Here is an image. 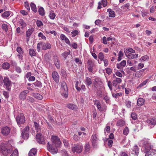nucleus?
<instances>
[{
  "mask_svg": "<svg viewBox=\"0 0 156 156\" xmlns=\"http://www.w3.org/2000/svg\"><path fill=\"white\" fill-rule=\"evenodd\" d=\"M103 86L101 80L97 78L95 79L93 81V89L95 90L98 89H100L102 88Z\"/></svg>",
  "mask_w": 156,
  "mask_h": 156,
  "instance_id": "nucleus-1",
  "label": "nucleus"
},
{
  "mask_svg": "<svg viewBox=\"0 0 156 156\" xmlns=\"http://www.w3.org/2000/svg\"><path fill=\"white\" fill-rule=\"evenodd\" d=\"M61 86L60 91L61 95L65 98H67L68 96V93L66 83L63 82H62Z\"/></svg>",
  "mask_w": 156,
  "mask_h": 156,
  "instance_id": "nucleus-2",
  "label": "nucleus"
},
{
  "mask_svg": "<svg viewBox=\"0 0 156 156\" xmlns=\"http://www.w3.org/2000/svg\"><path fill=\"white\" fill-rule=\"evenodd\" d=\"M12 151V149H9L7 148L6 145L4 144H0V151L3 155H7L9 153H10Z\"/></svg>",
  "mask_w": 156,
  "mask_h": 156,
  "instance_id": "nucleus-3",
  "label": "nucleus"
},
{
  "mask_svg": "<svg viewBox=\"0 0 156 156\" xmlns=\"http://www.w3.org/2000/svg\"><path fill=\"white\" fill-rule=\"evenodd\" d=\"M47 148L48 151L53 154L57 153L58 151L57 147H55L53 145L52 143H51L48 142L47 144Z\"/></svg>",
  "mask_w": 156,
  "mask_h": 156,
  "instance_id": "nucleus-4",
  "label": "nucleus"
},
{
  "mask_svg": "<svg viewBox=\"0 0 156 156\" xmlns=\"http://www.w3.org/2000/svg\"><path fill=\"white\" fill-rule=\"evenodd\" d=\"M51 143L53 145L59 147H60L61 144V142L60 139L56 136H52L51 139Z\"/></svg>",
  "mask_w": 156,
  "mask_h": 156,
  "instance_id": "nucleus-5",
  "label": "nucleus"
},
{
  "mask_svg": "<svg viewBox=\"0 0 156 156\" xmlns=\"http://www.w3.org/2000/svg\"><path fill=\"white\" fill-rule=\"evenodd\" d=\"M29 135V127L28 126H26L22 131L21 136L24 139L28 138Z\"/></svg>",
  "mask_w": 156,
  "mask_h": 156,
  "instance_id": "nucleus-6",
  "label": "nucleus"
},
{
  "mask_svg": "<svg viewBox=\"0 0 156 156\" xmlns=\"http://www.w3.org/2000/svg\"><path fill=\"white\" fill-rule=\"evenodd\" d=\"M83 146L81 144H79L74 145L72 148V151L73 152L80 153L83 150Z\"/></svg>",
  "mask_w": 156,
  "mask_h": 156,
  "instance_id": "nucleus-7",
  "label": "nucleus"
},
{
  "mask_svg": "<svg viewBox=\"0 0 156 156\" xmlns=\"http://www.w3.org/2000/svg\"><path fill=\"white\" fill-rule=\"evenodd\" d=\"M36 139L38 143L43 144H45L44 138L43 136L42 135L41 133H38L37 134Z\"/></svg>",
  "mask_w": 156,
  "mask_h": 156,
  "instance_id": "nucleus-8",
  "label": "nucleus"
},
{
  "mask_svg": "<svg viewBox=\"0 0 156 156\" xmlns=\"http://www.w3.org/2000/svg\"><path fill=\"white\" fill-rule=\"evenodd\" d=\"M10 132V128L7 126L2 127L1 129V133L4 136H7L8 135Z\"/></svg>",
  "mask_w": 156,
  "mask_h": 156,
  "instance_id": "nucleus-9",
  "label": "nucleus"
},
{
  "mask_svg": "<svg viewBox=\"0 0 156 156\" xmlns=\"http://www.w3.org/2000/svg\"><path fill=\"white\" fill-rule=\"evenodd\" d=\"M16 121L18 124L20 125L24 123L25 121V118L23 114H20L16 117Z\"/></svg>",
  "mask_w": 156,
  "mask_h": 156,
  "instance_id": "nucleus-10",
  "label": "nucleus"
},
{
  "mask_svg": "<svg viewBox=\"0 0 156 156\" xmlns=\"http://www.w3.org/2000/svg\"><path fill=\"white\" fill-rule=\"evenodd\" d=\"M94 61L93 60L89 59L87 62L88 70L90 72H93V67L94 66Z\"/></svg>",
  "mask_w": 156,
  "mask_h": 156,
  "instance_id": "nucleus-11",
  "label": "nucleus"
},
{
  "mask_svg": "<svg viewBox=\"0 0 156 156\" xmlns=\"http://www.w3.org/2000/svg\"><path fill=\"white\" fill-rule=\"evenodd\" d=\"M122 82V80L120 78L116 77L115 79L113 80L112 85L115 87H118V89H119L120 87L118 85V84L121 83Z\"/></svg>",
  "mask_w": 156,
  "mask_h": 156,
  "instance_id": "nucleus-12",
  "label": "nucleus"
},
{
  "mask_svg": "<svg viewBox=\"0 0 156 156\" xmlns=\"http://www.w3.org/2000/svg\"><path fill=\"white\" fill-rule=\"evenodd\" d=\"M139 145L141 147H144V148L146 147L149 146L150 148H151V145L148 142L146 139H143L139 141Z\"/></svg>",
  "mask_w": 156,
  "mask_h": 156,
  "instance_id": "nucleus-13",
  "label": "nucleus"
},
{
  "mask_svg": "<svg viewBox=\"0 0 156 156\" xmlns=\"http://www.w3.org/2000/svg\"><path fill=\"white\" fill-rule=\"evenodd\" d=\"M3 81L4 85L6 86V89L8 90H10L11 87H9L11 86V82L9 79L8 78L5 77Z\"/></svg>",
  "mask_w": 156,
  "mask_h": 156,
  "instance_id": "nucleus-14",
  "label": "nucleus"
},
{
  "mask_svg": "<svg viewBox=\"0 0 156 156\" xmlns=\"http://www.w3.org/2000/svg\"><path fill=\"white\" fill-rule=\"evenodd\" d=\"M28 90H24L21 92L20 94L19 97L20 99L21 100L23 101L26 99L27 94L29 93Z\"/></svg>",
  "mask_w": 156,
  "mask_h": 156,
  "instance_id": "nucleus-15",
  "label": "nucleus"
},
{
  "mask_svg": "<svg viewBox=\"0 0 156 156\" xmlns=\"http://www.w3.org/2000/svg\"><path fill=\"white\" fill-rule=\"evenodd\" d=\"M52 76L54 80L56 83L59 82V77L58 73L56 71H54L52 73Z\"/></svg>",
  "mask_w": 156,
  "mask_h": 156,
  "instance_id": "nucleus-16",
  "label": "nucleus"
},
{
  "mask_svg": "<svg viewBox=\"0 0 156 156\" xmlns=\"http://www.w3.org/2000/svg\"><path fill=\"white\" fill-rule=\"evenodd\" d=\"M91 141L92 146L95 147L97 145V137L95 134H93L91 137Z\"/></svg>",
  "mask_w": 156,
  "mask_h": 156,
  "instance_id": "nucleus-17",
  "label": "nucleus"
},
{
  "mask_svg": "<svg viewBox=\"0 0 156 156\" xmlns=\"http://www.w3.org/2000/svg\"><path fill=\"white\" fill-rule=\"evenodd\" d=\"M152 149V146H151V148H150L149 146L146 147L144 148L145 151L144 152L145 154V156H149L151 154V149Z\"/></svg>",
  "mask_w": 156,
  "mask_h": 156,
  "instance_id": "nucleus-18",
  "label": "nucleus"
},
{
  "mask_svg": "<svg viewBox=\"0 0 156 156\" xmlns=\"http://www.w3.org/2000/svg\"><path fill=\"white\" fill-rule=\"evenodd\" d=\"M126 65V61L125 60L122 61L120 63L117 64V67L118 69H122Z\"/></svg>",
  "mask_w": 156,
  "mask_h": 156,
  "instance_id": "nucleus-19",
  "label": "nucleus"
},
{
  "mask_svg": "<svg viewBox=\"0 0 156 156\" xmlns=\"http://www.w3.org/2000/svg\"><path fill=\"white\" fill-rule=\"evenodd\" d=\"M60 37L61 39L62 40H64L66 44H68L69 45H71V44L69 39L64 34H61L60 35Z\"/></svg>",
  "mask_w": 156,
  "mask_h": 156,
  "instance_id": "nucleus-20",
  "label": "nucleus"
},
{
  "mask_svg": "<svg viewBox=\"0 0 156 156\" xmlns=\"http://www.w3.org/2000/svg\"><path fill=\"white\" fill-rule=\"evenodd\" d=\"M54 64L57 68L58 69H59L60 68V64L58 61V58L57 56L54 57Z\"/></svg>",
  "mask_w": 156,
  "mask_h": 156,
  "instance_id": "nucleus-21",
  "label": "nucleus"
},
{
  "mask_svg": "<svg viewBox=\"0 0 156 156\" xmlns=\"http://www.w3.org/2000/svg\"><path fill=\"white\" fill-rule=\"evenodd\" d=\"M126 56L129 59H133L138 57V55L137 54H133L131 53H129L126 55Z\"/></svg>",
  "mask_w": 156,
  "mask_h": 156,
  "instance_id": "nucleus-22",
  "label": "nucleus"
},
{
  "mask_svg": "<svg viewBox=\"0 0 156 156\" xmlns=\"http://www.w3.org/2000/svg\"><path fill=\"white\" fill-rule=\"evenodd\" d=\"M147 122L150 125H155L156 124V118H153L148 119Z\"/></svg>",
  "mask_w": 156,
  "mask_h": 156,
  "instance_id": "nucleus-23",
  "label": "nucleus"
},
{
  "mask_svg": "<svg viewBox=\"0 0 156 156\" xmlns=\"http://www.w3.org/2000/svg\"><path fill=\"white\" fill-rule=\"evenodd\" d=\"M145 101L143 98H139L137 100V105L139 106H141L144 104Z\"/></svg>",
  "mask_w": 156,
  "mask_h": 156,
  "instance_id": "nucleus-24",
  "label": "nucleus"
},
{
  "mask_svg": "<svg viewBox=\"0 0 156 156\" xmlns=\"http://www.w3.org/2000/svg\"><path fill=\"white\" fill-rule=\"evenodd\" d=\"M51 48V45L49 43H43L42 48L43 50H46L47 49H49Z\"/></svg>",
  "mask_w": 156,
  "mask_h": 156,
  "instance_id": "nucleus-25",
  "label": "nucleus"
},
{
  "mask_svg": "<svg viewBox=\"0 0 156 156\" xmlns=\"http://www.w3.org/2000/svg\"><path fill=\"white\" fill-rule=\"evenodd\" d=\"M146 70V69H144L138 71L136 73L135 75V76L137 77H140L143 75L144 72Z\"/></svg>",
  "mask_w": 156,
  "mask_h": 156,
  "instance_id": "nucleus-26",
  "label": "nucleus"
},
{
  "mask_svg": "<svg viewBox=\"0 0 156 156\" xmlns=\"http://www.w3.org/2000/svg\"><path fill=\"white\" fill-rule=\"evenodd\" d=\"M84 82L86 85L88 86L90 85L92 83L91 79L88 77H86V78Z\"/></svg>",
  "mask_w": 156,
  "mask_h": 156,
  "instance_id": "nucleus-27",
  "label": "nucleus"
},
{
  "mask_svg": "<svg viewBox=\"0 0 156 156\" xmlns=\"http://www.w3.org/2000/svg\"><path fill=\"white\" fill-rule=\"evenodd\" d=\"M12 13L10 11H6L2 14V16L4 18L8 17Z\"/></svg>",
  "mask_w": 156,
  "mask_h": 156,
  "instance_id": "nucleus-28",
  "label": "nucleus"
},
{
  "mask_svg": "<svg viewBox=\"0 0 156 156\" xmlns=\"http://www.w3.org/2000/svg\"><path fill=\"white\" fill-rule=\"evenodd\" d=\"M36 153L37 150L35 148H32L30 151L29 155V156H34Z\"/></svg>",
  "mask_w": 156,
  "mask_h": 156,
  "instance_id": "nucleus-29",
  "label": "nucleus"
},
{
  "mask_svg": "<svg viewBox=\"0 0 156 156\" xmlns=\"http://www.w3.org/2000/svg\"><path fill=\"white\" fill-rule=\"evenodd\" d=\"M107 12H109V16L110 17H114L115 16L114 12L111 9H108Z\"/></svg>",
  "mask_w": 156,
  "mask_h": 156,
  "instance_id": "nucleus-30",
  "label": "nucleus"
},
{
  "mask_svg": "<svg viewBox=\"0 0 156 156\" xmlns=\"http://www.w3.org/2000/svg\"><path fill=\"white\" fill-rule=\"evenodd\" d=\"M34 86V87H41L42 85V83L40 81L37 80L33 84Z\"/></svg>",
  "mask_w": 156,
  "mask_h": 156,
  "instance_id": "nucleus-31",
  "label": "nucleus"
},
{
  "mask_svg": "<svg viewBox=\"0 0 156 156\" xmlns=\"http://www.w3.org/2000/svg\"><path fill=\"white\" fill-rule=\"evenodd\" d=\"M19 23L20 26H21L22 29L25 27L27 26L26 23L22 19L20 20Z\"/></svg>",
  "mask_w": 156,
  "mask_h": 156,
  "instance_id": "nucleus-32",
  "label": "nucleus"
},
{
  "mask_svg": "<svg viewBox=\"0 0 156 156\" xmlns=\"http://www.w3.org/2000/svg\"><path fill=\"white\" fill-rule=\"evenodd\" d=\"M125 124V121L122 119H120L117 121L116 123V125L118 126L122 127Z\"/></svg>",
  "mask_w": 156,
  "mask_h": 156,
  "instance_id": "nucleus-33",
  "label": "nucleus"
},
{
  "mask_svg": "<svg viewBox=\"0 0 156 156\" xmlns=\"http://www.w3.org/2000/svg\"><path fill=\"white\" fill-rule=\"evenodd\" d=\"M34 29L33 28H31L28 29L26 33V35L27 37H29L34 31Z\"/></svg>",
  "mask_w": 156,
  "mask_h": 156,
  "instance_id": "nucleus-34",
  "label": "nucleus"
},
{
  "mask_svg": "<svg viewBox=\"0 0 156 156\" xmlns=\"http://www.w3.org/2000/svg\"><path fill=\"white\" fill-rule=\"evenodd\" d=\"M49 16L51 20H54L55 19V17L56 16V15L54 11H51L50 12Z\"/></svg>",
  "mask_w": 156,
  "mask_h": 156,
  "instance_id": "nucleus-35",
  "label": "nucleus"
},
{
  "mask_svg": "<svg viewBox=\"0 0 156 156\" xmlns=\"http://www.w3.org/2000/svg\"><path fill=\"white\" fill-rule=\"evenodd\" d=\"M133 152L135 153V154L137 156L138 155L139 152V149L137 146L136 145L134 146L133 149Z\"/></svg>",
  "mask_w": 156,
  "mask_h": 156,
  "instance_id": "nucleus-36",
  "label": "nucleus"
},
{
  "mask_svg": "<svg viewBox=\"0 0 156 156\" xmlns=\"http://www.w3.org/2000/svg\"><path fill=\"white\" fill-rule=\"evenodd\" d=\"M34 97L39 100H41L43 98L42 96L38 93H36L33 94Z\"/></svg>",
  "mask_w": 156,
  "mask_h": 156,
  "instance_id": "nucleus-37",
  "label": "nucleus"
},
{
  "mask_svg": "<svg viewBox=\"0 0 156 156\" xmlns=\"http://www.w3.org/2000/svg\"><path fill=\"white\" fill-rule=\"evenodd\" d=\"M148 81V80H146L142 83H141L140 84H139V85L137 87V88H141L142 87L146 84Z\"/></svg>",
  "mask_w": 156,
  "mask_h": 156,
  "instance_id": "nucleus-38",
  "label": "nucleus"
},
{
  "mask_svg": "<svg viewBox=\"0 0 156 156\" xmlns=\"http://www.w3.org/2000/svg\"><path fill=\"white\" fill-rule=\"evenodd\" d=\"M112 96L115 98H119L122 95V94L121 93H118L115 94L112 93Z\"/></svg>",
  "mask_w": 156,
  "mask_h": 156,
  "instance_id": "nucleus-39",
  "label": "nucleus"
},
{
  "mask_svg": "<svg viewBox=\"0 0 156 156\" xmlns=\"http://www.w3.org/2000/svg\"><path fill=\"white\" fill-rule=\"evenodd\" d=\"M30 6L32 10L35 12H36L37 11V8L35 5L31 3L30 4Z\"/></svg>",
  "mask_w": 156,
  "mask_h": 156,
  "instance_id": "nucleus-40",
  "label": "nucleus"
},
{
  "mask_svg": "<svg viewBox=\"0 0 156 156\" xmlns=\"http://www.w3.org/2000/svg\"><path fill=\"white\" fill-rule=\"evenodd\" d=\"M29 53L30 55L31 56H35L36 53L34 49L30 48L29 49Z\"/></svg>",
  "mask_w": 156,
  "mask_h": 156,
  "instance_id": "nucleus-41",
  "label": "nucleus"
},
{
  "mask_svg": "<svg viewBox=\"0 0 156 156\" xmlns=\"http://www.w3.org/2000/svg\"><path fill=\"white\" fill-rule=\"evenodd\" d=\"M38 11L39 13V14L41 16H43L45 14L44 10V8L42 7H41L39 8Z\"/></svg>",
  "mask_w": 156,
  "mask_h": 156,
  "instance_id": "nucleus-42",
  "label": "nucleus"
},
{
  "mask_svg": "<svg viewBox=\"0 0 156 156\" xmlns=\"http://www.w3.org/2000/svg\"><path fill=\"white\" fill-rule=\"evenodd\" d=\"M34 124L35 129L37 130V132H39L41 131V129L39 124L35 122H34Z\"/></svg>",
  "mask_w": 156,
  "mask_h": 156,
  "instance_id": "nucleus-43",
  "label": "nucleus"
},
{
  "mask_svg": "<svg viewBox=\"0 0 156 156\" xmlns=\"http://www.w3.org/2000/svg\"><path fill=\"white\" fill-rule=\"evenodd\" d=\"M90 146L89 143H86L84 151L86 152H88L90 150Z\"/></svg>",
  "mask_w": 156,
  "mask_h": 156,
  "instance_id": "nucleus-44",
  "label": "nucleus"
},
{
  "mask_svg": "<svg viewBox=\"0 0 156 156\" xmlns=\"http://www.w3.org/2000/svg\"><path fill=\"white\" fill-rule=\"evenodd\" d=\"M118 58L117 60L118 61H120L122 59V58L123 55V53L121 51H120L118 54Z\"/></svg>",
  "mask_w": 156,
  "mask_h": 156,
  "instance_id": "nucleus-45",
  "label": "nucleus"
},
{
  "mask_svg": "<svg viewBox=\"0 0 156 156\" xmlns=\"http://www.w3.org/2000/svg\"><path fill=\"white\" fill-rule=\"evenodd\" d=\"M2 28L5 32H7L8 30V26L5 23H3L2 25Z\"/></svg>",
  "mask_w": 156,
  "mask_h": 156,
  "instance_id": "nucleus-46",
  "label": "nucleus"
},
{
  "mask_svg": "<svg viewBox=\"0 0 156 156\" xmlns=\"http://www.w3.org/2000/svg\"><path fill=\"white\" fill-rule=\"evenodd\" d=\"M2 68L4 69H8L9 68V64L7 62L4 63L2 65Z\"/></svg>",
  "mask_w": 156,
  "mask_h": 156,
  "instance_id": "nucleus-47",
  "label": "nucleus"
},
{
  "mask_svg": "<svg viewBox=\"0 0 156 156\" xmlns=\"http://www.w3.org/2000/svg\"><path fill=\"white\" fill-rule=\"evenodd\" d=\"M61 73L62 76L65 78L67 77V73L66 70L64 69H61Z\"/></svg>",
  "mask_w": 156,
  "mask_h": 156,
  "instance_id": "nucleus-48",
  "label": "nucleus"
},
{
  "mask_svg": "<svg viewBox=\"0 0 156 156\" xmlns=\"http://www.w3.org/2000/svg\"><path fill=\"white\" fill-rule=\"evenodd\" d=\"M104 57V55L102 52H100L98 55V58L101 61H102Z\"/></svg>",
  "mask_w": 156,
  "mask_h": 156,
  "instance_id": "nucleus-49",
  "label": "nucleus"
},
{
  "mask_svg": "<svg viewBox=\"0 0 156 156\" xmlns=\"http://www.w3.org/2000/svg\"><path fill=\"white\" fill-rule=\"evenodd\" d=\"M129 129L128 127H125L123 130V134L125 135H127L129 133Z\"/></svg>",
  "mask_w": 156,
  "mask_h": 156,
  "instance_id": "nucleus-50",
  "label": "nucleus"
},
{
  "mask_svg": "<svg viewBox=\"0 0 156 156\" xmlns=\"http://www.w3.org/2000/svg\"><path fill=\"white\" fill-rule=\"evenodd\" d=\"M67 106L69 108L73 110L75 109L76 107L74 105L71 104H68Z\"/></svg>",
  "mask_w": 156,
  "mask_h": 156,
  "instance_id": "nucleus-51",
  "label": "nucleus"
},
{
  "mask_svg": "<svg viewBox=\"0 0 156 156\" xmlns=\"http://www.w3.org/2000/svg\"><path fill=\"white\" fill-rule=\"evenodd\" d=\"M70 54L69 51H66L63 53L62 55V56L64 57L65 59H66L68 55Z\"/></svg>",
  "mask_w": 156,
  "mask_h": 156,
  "instance_id": "nucleus-52",
  "label": "nucleus"
},
{
  "mask_svg": "<svg viewBox=\"0 0 156 156\" xmlns=\"http://www.w3.org/2000/svg\"><path fill=\"white\" fill-rule=\"evenodd\" d=\"M10 156H18V152L17 150H15Z\"/></svg>",
  "mask_w": 156,
  "mask_h": 156,
  "instance_id": "nucleus-53",
  "label": "nucleus"
},
{
  "mask_svg": "<svg viewBox=\"0 0 156 156\" xmlns=\"http://www.w3.org/2000/svg\"><path fill=\"white\" fill-rule=\"evenodd\" d=\"M148 59H149V57L147 55H145L144 56L142 57L140 59V60L142 61H145Z\"/></svg>",
  "mask_w": 156,
  "mask_h": 156,
  "instance_id": "nucleus-54",
  "label": "nucleus"
},
{
  "mask_svg": "<svg viewBox=\"0 0 156 156\" xmlns=\"http://www.w3.org/2000/svg\"><path fill=\"white\" fill-rule=\"evenodd\" d=\"M126 101V106L128 108H130L131 106V102L130 101L128 100H126L125 101Z\"/></svg>",
  "mask_w": 156,
  "mask_h": 156,
  "instance_id": "nucleus-55",
  "label": "nucleus"
},
{
  "mask_svg": "<svg viewBox=\"0 0 156 156\" xmlns=\"http://www.w3.org/2000/svg\"><path fill=\"white\" fill-rule=\"evenodd\" d=\"M72 34V37H74L77 35L79 33V31L77 30H75L71 32Z\"/></svg>",
  "mask_w": 156,
  "mask_h": 156,
  "instance_id": "nucleus-56",
  "label": "nucleus"
},
{
  "mask_svg": "<svg viewBox=\"0 0 156 156\" xmlns=\"http://www.w3.org/2000/svg\"><path fill=\"white\" fill-rule=\"evenodd\" d=\"M131 116L132 119L134 120H135L136 119L137 115L136 113L133 112L131 114Z\"/></svg>",
  "mask_w": 156,
  "mask_h": 156,
  "instance_id": "nucleus-57",
  "label": "nucleus"
},
{
  "mask_svg": "<svg viewBox=\"0 0 156 156\" xmlns=\"http://www.w3.org/2000/svg\"><path fill=\"white\" fill-rule=\"evenodd\" d=\"M16 51L19 54H23V51L22 49L20 47H18L16 48Z\"/></svg>",
  "mask_w": 156,
  "mask_h": 156,
  "instance_id": "nucleus-58",
  "label": "nucleus"
},
{
  "mask_svg": "<svg viewBox=\"0 0 156 156\" xmlns=\"http://www.w3.org/2000/svg\"><path fill=\"white\" fill-rule=\"evenodd\" d=\"M42 46V42H40L37 44V51L38 52L40 50L41 46Z\"/></svg>",
  "mask_w": 156,
  "mask_h": 156,
  "instance_id": "nucleus-59",
  "label": "nucleus"
},
{
  "mask_svg": "<svg viewBox=\"0 0 156 156\" xmlns=\"http://www.w3.org/2000/svg\"><path fill=\"white\" fill-rule=\"evenodd\" d=\"M3 94L5 98H7L9 97V93L8 92L4 91H3Z\"/></svg>",
  "mask_w": 156,
  "mask_h": 156,
  "instance_id": "nucleus-60",
  "label": "nucleus"
},
{
  "mask_svg": "<svg viewBox=\"0 0 156 156\" xmlns=\"http://www.w3.org/2000/svg\"><path fill=\"white\" fill-rule=\"evenodd\" d=\"M38 36L39 37H41V38L45 40L46 39V37L43 35V34L41 32L39 33L38 34Z\"/></svg>",
  "mask_w": 156,
  "mask_h": 156,
  "instance_id": "nucleus-61",
  "label": "nucleus"
},
{
  "mask_svg": "<svg viewBox=\"0 0 156 156\" xmlns=\"http://www.w3.org/2000/svg\"><path fill=\"white\" fill-rule=\"evenodd\" d=\"M129 3L123 5L122 8H123V9H125L126 10V9H129Z\"/></svg>",
  "mask_w": 156,
  "mask_h": 156,
  "instance_id": "nucleus-62",
  "label": "nucleus"
},
{
  "mask_svg": "<svg viewBox=\"0 0 156 156\" xmlns=\"http://www.w3.org/2000/svg\"><path fill=\"white\" fill-rule=\"evenodd\" d=\"M106 73L108 74H110L112 73V70L109 68H107L106 69Z\"/></svg>",
  "mask_w": 156,
  "mask_h": 156,
  "instance_id": "nucleus-63",
  "label": "nucleus"
},
{
  "mask_svg": "<svg viewBox=\"0 0 156 156\" xmlns=\"http://www.w3.org/2000/svg\"><path fill=\"white\" fill-rule=\"evenodd\" d=\"M108 85L109 87L110 90L112 91V83L110 81H109L108 83Z\"/></svg>",
  "mask_w": 156,
  "mask_h": 156,
  "instance_id": "nucleus-64",
  "label": "nucleus"
}]
</instances>
